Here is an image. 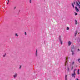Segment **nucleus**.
Returning <instances> with one entry per match:
<instances>
[{"label":"nucleus","mask_w":80,"mask_h":80,"mask_svg":"<svg viewBox=\"0 0 80 80\" xmlns=\"http://www.w3.org/2000/svg\"><path fill=\"white\" fill-rule=\"evenodd\" d=\"M58 39L59 40L60 42L61 45H62L63 43V41L62 40V38H61V36H59L58 38Z\"/></svg>","instance_id":"nucleus-1"},{"label":"nucleus","mask_w":80,"mask_h":80,"mask_svg":"<svg viewBox=\"0 0 80 80\" xmlns=\"http://www.w3.org/2000/svg\"><path fill=\"white\" fill-rule=\"evenodd\" d=\"M78 2H76L77 5L79 9H80V0H78Z\"/></svg>","instance_id":"nucleus-2"},{"label":"nucleus","mask_w":80,"mask_h":80,"mask_svg":"<svg viewBox=\"0 0 80 80\" xmlns=\"http://www.w3.org/2000/svg\"><path fill=\"white\" fill-rule=\"evenodd\" d=\"M68 60V57H67L65 58V66L66 67L67 65H68V63H67V61Z\"/></svg>","instance_id":"nucleus-3"},{"label":"nucleus","mask_w":80,"mask_h":80,"mask_svg":"<svg viewBox=\"0 0 80 80\" xmlns=\"http://www.w3.org/2000/svg\"><path fill=\"white\" fill-rule=\"evenodd\" d=\"M75 75H76V74H75V71H73V73L72 74V77L74 78H75Z\"/></svg>","instance_id":"nucleus-4"},{"label":"nucleus","mask_w":80,"mask_h":80,"mask_svg":"<svg viewBox=\"0 0 80 80\" xmlns=\"http://www.w3.org/2000/svg\"><path fill=\"white\" fill-rule=\"evenodd\" d=\"M72 44V42L70 41H69L68 42V45L69 47L70 46V45Z\"/></svg>","instance_id":"nucleus-5"},{"label":"nucleus","mask_w":80,"mask_h":80,"mask_svg":"<svg viewBox=\"0 0 80 80\" xmlns=\"http://www.w3.org/2000/svg\"><path fill=\"white\" fill-rule=\"evenodd\" d=\"M13 77H14V78H16L17 77V73H15L13 75Z\"/></svg>","instance_id":"nucleus-6"},{"label":"nucleus","mask_w":80,"mask_h":80,"mask_svg":"<svg viewBox=\"0 0 80 80\" xmlns=\"http://www.w3.org/2000/svg\"><path fill=\"white\" fill-rule=\"evenodd\" d=\"M75 9H76V10L77 11V12H79V10H78V8H77V6H76L75 7Z\"/></svg>","instance_id":"nucleus-7"},{"label":"nucleus","mask_w":80,"mask_h":80,"mask_svg":"<svg viewBox=\"0 0 80 80\" xmlns=\"http://www.w3.org/2000/svg\"><path fill=\"white\" fill-rule=\"evenodd\" d=\"M75 64V62L73 61L72 62V63L71 64V65H72V66H73V65Z\"/></svg>","instance_id":"nucleus-8"},{"label":"nucleus","mask_w":80,"mask_h":80,"mask_svg":"<svg viewBox=\"0 0 80 80\" xmlns=\"http://www.w3.org/2000/svg\"><path fill=\"white\" fill-rule=\"evenodd\" d=\"M35 55L36 56H37L38 55V54L37 53V49L36 50L35 53Z\"/></svg>","instance_id":"nucleus-9"},{"label":"nucleus","mask_w":80,"mask_h":80,"mask_svg":"<svg viewBox=\"0 0 80 80\" xmlns=\"http://www.w3.org/2000/svg\"><path fill=\"white\" fill-rule=\"evenodd\" d=\"M77 23H78L77 21L75 20V24L76 25H77Z\"/></svg>","instance_id":"nucleus-10"},{"label":"nucleus","mask_w":80,"mask_h":80,"mask_svg":"<svg viewBox=\"0 0 80 80\" xmlns=\"http://www.w3.org/2000/svg\"><path fill=\"white\" fill-rule=\"evenodd\" d=\"M66 30H69V27H66Z\"/></svg>","instance_id":"nucleus-11"},{"label":"nucleus","mask_w":80,"mask_h":80,"mask_svg":"<svg viewBox=\"0 0 80 80\" xmlns=\"http://www.w3.org/2000/svg\"><path fill=\"white\" fill-rule=\"evenodd\" d=\"M6 55H7V54L6 53H5L3 55V57H5Z\"/></svg>","instance_id":"nucleus-12"},{"label":"nucleus","mask_w":80,"mask_h":80,"mask_svg":"<svg viewBox=\"0 0 80 80\" xmlns=\"http://www.w3.org/2000/svg\"><path fill=\"white\" fill-rule=\"evenodd\" d=\"M77 31H76L75 33V35H74L75 37H76V35H77Z\"/></svg>","instance_id":"nucleus-13"},{"label":"nucleus","mask_w":80,"mask_h":80,"mask_svg":"<svg viewBox=\"0 0 80 80\" xmlns=\"http://www.w3.org/2000/svg\"><path fill=\"white\" fill-rule=\"evenodd\" d=\"M78 75H79V74H80V73H79V69H78Z\"/></svg>","instance_id":"nucleus-14"},{"label":"nucleus","mask_w":80,"mask_h":80,"mask_svg":"<svg viewBox=\"0 0 80 80\" xmlns=\"http://www.w3.org/2000/svg\"><path fill=\"white\" fill-rule=\"evenodd\" d=\"M15 36H16V37H18V34H17V33H15Z\"/></svg>","instance_id":"nucleus-15"},{"label":"nucleus","mask_w":80,"mask_h":80,"mask_svg":"<svg viewBox=\"0 0 80 80\" xmlns=\"http://www.w3.org/2000/svg\"><path fill=\"white\" fill-rule=\"evenodd\" d=\"M71 52L72 53V55H73V54H74V53H73V51H72V50H71Z\"/></svg>","instance_id":"nucleus-16"},{"label":"nucleus","mask_w":80,"mask_h":80,"mask_svg":"<svg viewBox=\"0 0 80 80\" xmlns=\"http://www.w3.org/2000/svg\"><path fill=\"white\" fill-rule=\"evenodd\" d=\"M72 5L73 7L74 8H74V5H73V3H72Z\"/></svg>","instance_id":"nucleus-17"},{"label":"nucleus","mask_w":80,"mask_h":80,"mask_svg":"<svg viewBox=\"0 0 80 80\" xmlns=\"http://www.w3.org/2000/svg\"><path fill=\"white\" fill-rule=\"evenodd\" d=\"M72 49H74V46H73L72 47Z\"/></svg>","instance_id":"nucleus-18"},{"label":"nucleus","mask_w":80,"mask_h":80,"mask_svg":"<svg viewBox=\"0 0 80 80\" xmlns=\"http://www.w3.org/2000/svg\"><path fill=\"white\" fill-rule=\"evenodd\" d=\"M29 2L30 3H32V0H29Z\"/></svg>","instance_id":"nucleus-19"},{"label":"nucleus","mask_w":80,"mask_h":80,"mask_svg":"<svg viewBox=\"0 0 80 80\" xmlns=\"http://www.w3.org/2000/svg\"><path fill=\"white\" fill-rule=\"evenodd\" d=\"M76 70H77V69H74V72H75V71H76Z\"/></svg>","instance_id":"nucleus-20"},{"label":"nucleus","mask_w":80,"mask_h":80,"mask_svg":"<svg viewBox=\"0 0 80 80\" xmlns=\"http://www.w3.org/2000/svg\"><path fill=\"white\" fill-rule=\"evenodd\" d=\"M8 3H7V4H8V2H10V1H9V0H8Z\"/></svg>","instance_id":"nucleus-21"},{"label":"nucleus","mask_w":80,"mask_h":80,"mask_svg":"<svg viewBox=\"0 0 80 80\" xmlns=\"http://www.w3.org/2000/svg\"><path fill=\"white\" fill-rule=\"evenodd\" d=\"M75 15H77V13L75 12Z\"/></svg>","instance_id":"nucleus-22"},{"label":"nucleus","mask_w":80,"mask_h":80,"mask_svg":"<svg viewBox=\"0 0 80 80\" xmlns=\"http://www.w3.org/2000/svg\"><path fill=\"white\" fill-rule=\"evenodd\" d=\"M65 78H67V75H65Z\"/></svg>","instance_id":"nucleus-23"},{"label":"nucleus","mask_w":80,"mask_h":80,"mask_svg":"<svg viewBox=\"0 0 80 80\" xmlns=\"http://www.w3.org/2000/svg\"><path fill=\"white\" fill-rule=\"evenodd\" d=\"M68 71H69V68H68Z\"/></svg>","instance_id":"nucleus-24"},{"label":"nucleus","mask_w":80,"mask_h":80,"mask_svg":"<svg viewBox=\"0 0 80 80\" xmlns=\"http://www.w3.org/2000/svg\"><path fill=\"white\" fill-rule=\"evenodd\" d=\"M21 67H22V66H20V67H19V68H21Z\"/></svg>","instance_id":"nucleus-25"},{"label":"nucleus","mask_w":80,"mask_h":80,"mask_svg":"<svg viewBox=\"0 0 80 80\" xmlns=\"http://www.w3.org/2000/svg\"><path fill=\"white\" fill-rule=\"evenodd\" d=\"M65 79L66 80H67V78H65Z\"/></svg>","instance_id":"nucleus-26"},{"label":"nucleus","mask_w":80,"mask_h":80,"mask_svg":"<svg viewBox=\"0 0 80 80\" xmlns=\"http://www.w3.org/2000/svg\"><path fill=\"white\" fill-rule=\"evenodd\" d=\"M15 8H16V7H14V10H15Z\"/></svg>","instance_id":"nucleus-27"},{"label":"nucleus","mask_w":80,"mask_h":80,"mask_svg":"<svg viewBox=\"0 0 80 80\" xmlns=\"http://www.w3.org/2000/svg\"><path fill=\"white\" fill-rule=\"evenodd\" d=\"M25 35H27V33L26 32H25Z\"/></svg>","instance_id":"nucleus-28"},{"label":"nucleus","mask_w":80,"mask_h":80,"mask_svg":"<svg viewBox=\"0 0 80 80\" xmlns=\"http://www.w3.org/2000/svg\"><path fill=\"white\" fill-rule=\"evenodd\" d=\"M73 67H72V68H71V70H72L73 69Z\"/></svg>","instance_id":"nucleus-29"},{"label":"nucleus","mask_w":80,"mask_h":80,"mask_svg":"<svg viewBox=\"0 0 80 80\" xmlns=\"http://www.w3.org/2000/svg\"><path fill=\"white\" fill-rule=\"evenodd\" d=\"M80 51V49H78V51Z\"/></svg>","instance_id":"nucleus-30"},{"label":"nucleus","mask_w":80,"mask_h":80,"mask_svg":"<svg viewBox=\"0 0 80 80\" xmlns=\"http://www.w3.org/2000/svg\"><path fill=\"white\" fill-rule=\"evenodd\" d=\"M73 4H75V2H73Z\"/></svg>","instance_id":"nucleus-31"},{"label":"nucleus","mask_w":80,"mask_h":80,"mask_svg":"<svg viewBox=\"0 0 80 80\" xmlns=\"http://www.w3.org/2000/svg\"><path fill=\"white\" fill-rule=\"evenodd\" d=\"M76 80H79L78 78H77Z\"/></svg>","instance_id":"nucleus-32"}]
</instances>
